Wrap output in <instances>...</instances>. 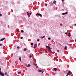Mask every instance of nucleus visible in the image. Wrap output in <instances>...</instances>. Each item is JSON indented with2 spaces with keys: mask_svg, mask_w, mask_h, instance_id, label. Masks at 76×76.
<instances>
[{
  "mask_svg": "<svg viewBox=\"0 0 76 76\" xmlns=\"http://www.w3.org/2000/svg\"><path fill=\"white\" fill-rule=\"evenodd\" d=\"M0 75L2 76H4V73H3L1 71H0Z\"/></svg>",
  "mask_w": 76,
  "mask_h": 76,
  "instance_id": "nucleus-1",
  "label": "nucleus"
},
{
  "mask_svg": "<svg viewBox=\"0 0 76 76\" xmlns=\"http://www.w3.org/2000/svg\"><path fill=\"white\" fill-rule=\"evenodd\" d=\"M36 15L38 16H41V17L42 16V15L41 14L37 13Z\"/></svg>",
  "mask_w": 76,
  "mask_h": 76,
  "instance_id": "nucleus-2",
  "label": "nucleus"
},
{
  "mask_svg": "<svg viewBox=\"0 0 76 76\" xmlns=\"http://www.w3.org/2000/svg\"><path fill=\"white\" fill-rule=\"evenodd\" d=\"M37 47V44H34V48H36V47Z\"/></svg>",
  "mask_w": 76,
  "mask_h": 76,
  "instance_id": "nucleus-3",
  "label": "nucleus"
},
{
  "mask_svg": "<svg viewBox=\"0 0 76 76\" xmlns=\"http://www.w3.org/2000/svg\"><path fill=\"white\" fill-rule=\"evenodd\" d=\"M46 47L47 48H48V49L49 50L51 49V48L50 46H46Z\"/></svg>",
  "mask_w": 76,
  "mask_h": 76,
  "instance_id": "nucleus-4",
  "label": "nucleus"
},
{
  "mask_svg": "<svg viewBox=\"0 0 76 76\" xmlns=\"http://www.w3.org/2000/svg\"><path fill=\"white\" fill-rule=\"evenodd\" d=\"M70 71H69L67 74V75H70Z\"/></svg>",
  "mask_w": 76,
  "mask_h": 76,
  "instance_id": "nucleus-5",
  "label": "nucleus"
},
{
  "mask_svg": "<svg viewBox=\"0 0 76 76\" xmlns=\"http://www.w3.org/2000/svg\"><path fill=\"white\" fill-rule=\"evenodd\" d=\"M4 39H5V38H3L0 40V41H3V40H4Z\"/></svg>",
  "mask_w": 76,
  "mask_h": 76,
  "instance_id": "nucleus-6",
  "label": "nucleus"
},
{
  "mask_svg": "<svg viewBox=\"0 0 76 76\" xmlns=\"http://www.w3.org/2000/svg\"><path fill=\"white\" fill-rule=\"evenodd\" d=\"M56 3H57V1H54L53 2V4H56Z\"/></svg>",
  "mask_w": 76,
  "mask_h": 76,
  "instance_id": "nucleus-7",
  "label": "nucleus"
},
{
  "mask_svg": "<svg viewBox=\"0 0 76 76\" xmlns=\"http://www.w3.org/2000/svg\"><path fill=\"white\" fill-rule=\"evenodd\" d=\"M38 71L39 72H42V70H40L39 69H38Z\"/></svg>",
  "mask_w": 76,
  "mask_h": 76,
  "instance_id": "nucleus-8",
  "label": "nucleus"
},
{
  "mask_svg": "<svg viewBox=\"0 0 76 76\" xmlns=\"http://www.w3.org/2000/svg\"><path fill=\"white\" fill-rule=\"evenodd\" d=\"M69 37H71V35H70V33H69Z\"/></svg>",
  "mask_w": 76,
  "mask_h": 76,
  "instance_id": "nucleus-9",
  "label": "nucleus"
},
{
  "mask_svg": "<svg viewBox=\"0 0 76 76\" xmlns=\"http://www.w3.org/2000/svg\"><path fill=\"white\" fill-rule=\"evenodd\" d=\"M53 69H54L55 71H57V68H54Z\"/></svg>",
  "mask_w": 76,
  "mask_h": 76,
  "instance_id": "nucleus-10",
  "label": "nucleus"
},
{
  "mask_svg": "<svg viewBox=\"0 0 76 76\" xmlns=\"http://www.w3.org/2000/svg\"><path fill=\"white\" fill-rule=\"evenodd\" d=\"M24 51H26V48H25L24 49Z\"/></svg>",
  "mask_w": 76,
  "mask_h": 76,
  "instance_id": "nucleus-11",
  "label": "nucleus"
},
{
  "mask_svg": "<svg viewBox=\"0 0 76 76\" xmlns=\"http://www.w3.org/2000/svg\"><path fill=\"white\" fill-rule=\"evenodd\" d=\"M18 74H21V72L20 71L18 72Z\"/></svg>",
  "mask_w": 76,
  "mask_h": 76,
  "instance_id": "nucleus-12",
  "label": "nucleus"
},
{
  "mask_svg": "<svg viewBox=\"0 0 76 76\" xmlns=\"http://www.w3.org/2000/svg\"><path fill=\"white\" fill-rule=\"evenodd\" d=\"M21 32H22V33H23V32H24V31H23V30H21Z\"/></svg>",
  "mask_w": 76,
  "mask_h": 76,
  "instance_id": "nucleus-13",
  "label": "nucleus"
},
{
  "mask_svg": "<svg viewBox=\"0 0 76 76\" xmlns=\"http://www.w3.org/2000/svg\"><path fill=\"white\" fill-rule=\"evenodd\" d=\"M19 60H20V61H21V57H19Z\"/></svg>",
  "mask_w": 76,
  "mask_h": 76,
  "instance_id": "nucleus-14",
  "label": "nucleus"
},
{
  "mask_svg": "<svg viewBox=\"0 0 76 76\" xmlns=\"http://www.w3.org/2000/svg\"><path fill=\"white\" fill-rule=\"evenodd\" d=\"M27 15H29V13H28V12H27Z\"/></svg>",
  "mask_w": 76,
  "mask_h": 76,
  "instance_id": "nucleus-15",
  "label": "nucleus"
},
{
  "mask_svg": "<svg viewBox=\"0 0 76 76\" xmlns=\"http://www.w3.org/2000/svg\"><path fill=\"white\" fill-rule=\"evenodd\" d=\"M62 15H65V13H62Z\"/></svg>",
  "mask_w": 76,
  "mask_h": 76,
  "instance_id": "nucleus-16",
  "label": "nucleus"
},
{
  "mask_svg": "<svg viewBox=\"0 0 76 76\" xmlns=\"http://www.w3.org/2000/svg\"><path fill=\"white\" fill-rule=\"evenodd\" d=\"M4 74H5V75H7V73L5 72Z\"/></svg>",
  "mask_w": 76,
  "mask_h": 76,
  "instance_id": "nucleus-17",
  "label": "nucleus"
},
{
  "mask_svg": "<svg viewBox=\"0 0 76 76\" xmlns=\"http://www.w3.org/2000/svg\"><path fill=\"white\" fill-rule=\"evenodd\" d=\"M33 43H31V45H33Z\"/></svg>",
  "mask_w": 76,
  "mask_h": 76,
  "instance_id": "nucleus-18",
  "label": "nucleus"
},
{
  "mask_svg": "<svg viewBox=\"0 0 76 76\" xmlns=\"http://www.w3.org/2000/svg\"><path fill=\"white\" fill-rule=\"evenodd\" d=\"M67 48V47H66V46H65V47L64 48H65V49H66Z\"/></svg>",
  "mask_w": 76,
  "mask_h": 76,
  "instance_id": "nucleus-19",
  "label": "nucleus"
},
{
  "mask_svg": "<svg viewBox=\"0 0 76 76\" xmlns=\"http://www.w3.org/2000/svg\"><path fill=\"white\" fill-rule=\"evenodd\" d=\"M60 26H63V24H62L61 23H60Z\"/></svg>",
  "mask_w": 76,
  "mask_h": 76,
  "instance_id": "nucleus-20",
  "label": "nucleus"
},
{
  "mask_svg": "<svg viewBox=\"0 0 76 76\" xmlns=\"http://www.w3.org/2000/svg\"><path fill=\"white\" fill-rule=\"evenodd\" d=\"M48 39H49V40H50V39H51V38L50 37H49L48 38Z\"/></svg>",
  "mask_w": 76,
  "mask_h": 76,
  "instance_id": "nucleus-21",
  "label": "nucleus"
},
{
  "mask_svg": "<svg viewBox=\"0 0 76 76\" xmlns=\"http://www.w3.org/2000/svg\"><path fill=\"white\" fill-rule=\"evenodd\" d=\"M2 45H2V44L0 43V46H2Z\"/></svg>",
  "mask_w": 76,
  "mask_h": 76,
  "instance_id": "nucleus-22",
  "label": "nucleus"
},
{
  "mask_svg": "<svg viewBox=\"0 0 76 76\" xmlns=\"http://www.w3.org/2000/svg\"><path fill=\"white\" fill-rule=\"evenodd\" d=\"M28 65L29 66L28 67H30V66H31V65L30 64H28Z\"/></svg>",
  "mask_w": 76,
  "mask_h": 76,
  "instance_id": "nucleus-23",
  "label": "nucleus"
},
{
  "mask_svg": "<svg viewBox=\"0 0 76 76\" xmlns=\"http://www.w3.org/2000/svg\"><path fill=\"white\" fill-rule=\"evenodd\" d=\"M33 64L34 65V66H36V64H34V63H33Z\"/></svg>",
  "mask_w": 76,
  "mask_h": 76,
  "instance_id": "nucleus-24",
  "label": "nucleus"
},
{
  "mask_svg": "<svg viewBox=\"0 0 76 76\" xmlns=\"http://www.w3.org/2000/svg\"><path fill=\"white\" fill-rule=\"evenodd\" d=\"M45 5L46 6H47V4H45Z\"/></svg>",
  "mask_w": 76,
  "mask_h": 76,
  "instance_id": "nucleus-25",
  "label": "nucleus"
},
{
  "mask_svg": "<svg viewBox=\"0 0 76 76\" xmlns=\"http://www.w3.org/2000/svg\"><path fill=\"white\" fill-rule=\"evenodd\" d=\"M45 38V36H44L43 37H42V38Z\"/></svg>",
  "mask_w": 76,
  "mask_h": 76,
  "instance_id": "nucleus-26",
  "label": "nucleus"
},
{
  "mask_svg": "<svg viewBox=\"0 0 76 76\" xmlns=\"http://www.w3.org/2000/svg\"><path fill=\"white\" fill-rule=\"evenodd\" d=\"M29 57L30 58H31V57H32V56H31V55H30L29 56Z\"/></svg>",
  "mask_w": 76,
  "mask_h": 76,
  "instance_id": "nucleus-27",
  "label": "nucleus"
},
{
  "mask_svg": "<svg viewBox=\"0 0 76 76\" xmlns=\"http://www.w3.org/2000/svg\"><path fill=\"white\" fill-rule=\"evenodd\" d=\"M68 13V12H66L65 13V14H67Z\"/></svg>",
  "mask_w": 76,
  "mask_h": 76,
  "instance_id": "nucleus-28",
  "label": "nucleus"
},
{
  "mask_svg": "<svg viewBox=\"0 0 76 76\" xmlns=\"http://www.w3.org/2000/svg\"><path fill=\"white\" fill-rule=\"evenodd\" d=\"M31 14H32L31 13H29V15H31Z\"/></svg>",
  "mask_w": 76,
  "mask_h": 76,
  "instance_id": "nucleus-29",
  "label": "nucleus"
},
{
  "mask_svg": "<svg viewBox=\"0 0 76 76\" xmlns=\"http://www.w3.org/2000/svg\"><path fill=\"white\" fill-rule=\"evenodd\" d=\"M37 41H39V39H37Z\"/></svg>",
  "mask_w": 76,
  "mask_h": 76,
  "instance_id": "nucleus-30",
  "label": "nucleus"
},
{
  "mask_svg": "<svg viewBox=\"0 0 76 76\" xmlns=\"http://www.w3.org/2000/svg\"><path fill=\"white\" fill-rule=\"evenodd\" d=\"M17 48H18V49H19V48H19V47H17Z\"/></svg>",
  "mask_w": 76,
  "mask_h": 76,
  "instance_id": "nucleus-31",
  "label": "nucleus"
},
{
  "mask_svg": "<svg viewBox=\"0 0 76 76\" xmlns=\"http://www.w3.org/2000/svg\"><path fill=\"white\" fill-rule=\"evenodd\" d=\"M2 16V14H0V16Z\"/></svg>",
  "mask_w": 76,
  "mask_h": 76,
  "instance_id": "nucleus-32",
  "label": "nucleus"
},
{
  "mask_svg": "<svg viewBox=\"0 0 76 76\" xmlns=\"http://www.w3.org/2000/svg\"><path fill=\"white\" fill-rule=\"evenodd\" d=\"M20 38V39H23V37H21Z\"/></svg>",
  "mask_w": 76,
  "mask_h": 76,
  "instance_id": "nucleus-33",
  "label": "nucleus"
},
{
  "mask_svg": "<svg viewBox=\"0 0 76 76\" xmlns=\"http://www.w3.org/2000/svg\"><path fill=\"white\" fill-rule=\"evenodd\" d=\"M26 67H28V66L27 64H26Z\"/></svg>",
  "mask_w": 76,
  "mask_h": 76,
  "instance_id": "nucleus-34",
  "label": "nucleus"
},
{
  "mask_svg": "<svg viewBox=\"0 0 76 76\" xmlns=\"http://www.w3.org/2000/svg\"><path fill=\"white\" fill-rule=\"evenodd\" d=\"M65 34H66V35H67V32L65 33Z\"/></svg>",
  "mask_w": 76,
  "mask_h": 76,
  "instance_id": "nucleus-35",
  "label": "nucleus"
},
{
  "mask_svg": "<svg viewBox=\"0 0 76 76\" xmlns=\"http://www.w3.org/2000/svg\"><path fill=\"white\" fill-rule=\"evenodd\" d=\"M62 1L63 2V1H64V0H62Z\"/></svg>",
  "mask_w": 76,
  "mask_h": 76,
  "instance_id": "nucleus-36",
  "label": "nucleus"
},
{
  "mask_svg": "<svg viewBox=\"0 0 76 76\" xmlns=\"http://www.w3.org/2000/svg\"><path fill=\"white\" fill-rule=\"evenodd\" d=\"M44 72V71H42V73H43V72Z\"/></svg>",
  "mask_w": 76,
  "mask_h": 76,
  "instance_id": "nucleus-37",
  "label": "nucleus"
},
{
  "mask_svg": "<svg viewBox=\"0 0 76 76\" xmlns=\"http://www.w3.org/2000/svg\"><path fill=\"white\" fill-rule=\"evenodd\" d=\"M57 51L58 52H59V50H58Z\"/></svg>",
  "mask_w": 76,
  "mask_h": 76,
  "instance_id": "nucleus-38",
  "label": "nucleus"
},
{
  "mask_svg": "<svg viewBox=\"0 0 76 76\" xmlns=\"http://www.w3.org/2000/svg\"><path fill=\"white\" fill-rule=\"evenodd\" d=\"M74 25H75V26H76V24H75Z\"/></svg>",
  "mask_w": 76,
  "mask_h": 76,
  "instance_id": "nucleus-39",
  "label": "nucleus"
},
{
  "mask_svg": "<svg viewBox=\"0 0 76 76\" xmlns=\"http://www.w3.org/2000/svg\"><path fill=\"white\" fill-rule=\"evenodd\" d=\"M1 68H0V70H1Z\"/></svg>",
  "mask_w": 76,
  "mask_h": 76,
  "instance_id": "nucleus-40",
  "label": "nucleus"
},
{
  "mask_svg": "<svg viewBox=\"0 0 76 76\" xmlns=\"http://www.w3.org/2000/svg\"><path fill=\"white\" fill-rule=\"evenodd\" d=\"M20 61V62H22V61H21H21Z\"/></svg>",
  "mask_w": 76,
  "mask_h": 76,
  "instance_id": "nucleus-41",
  "label": "nucleus"
},
{
  "mask_svg": "<svg viewBox=\"0 0 76 76\" xmlns=\"http://www.w3.org/2000/svg\"><path fill=\"white\" fill-rule=\"evenodd\" d=\"M49 4H51V3H49Z\"/></svg>",
  "mask_w": 76,
  "mask_h": 76,
  "instance_id": "nucleus-42",
  "label": "nucleus"
},
{
  "mask_svg": "<svg viewBox=\"0 0 76 76\" xmlns=\"http://www.w3.org/2000/svg\"><path fill=\"white\" fill-rule=\"evenodd\" d=\"M7 76H9V75H7Z\"/></svg>",
  "mask_w": 76,
  "mask_h": 76,
  "instance_id": "nucleus-43",
  "label": "nucleus"
},
{
  "mask_svg": "<svg viewBox=\"0 0 76 76\" xmlns=\"http://www.w3.org/2000/svg\"><path fill=\"white\" fill-rule=\"evenodd\" d=\"M51 53H52V52H51Z\"/></svg>",
  "mask_w": 76,
  "mask_h": 76,
  "instance_id": "nucleus-44",
  "label": "nucleus"
}]
</instances>
